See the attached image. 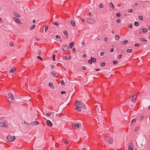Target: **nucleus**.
I'll use <instances>...</instances> for the list:
<instances>
[{"label":"nucleus","instance_id":"f257e3e1","mask_svg":"<svg viewBox=\"0 0 150 150\" xmlns=\"http://www.w3.org/2000/svg\"><path fill=\"white\" fill-rule=\"evenodd\" d=\"M15 137L14 136H12L10 135H8L7 137V139L9 142H12L14 141L15 139Z\"/></svg>","mask_w":150,"mask_h":150},{"label":"nucleus","instance_id":"f03ea898","mask_svg":"<svg viewBox=\"0 0 150 150\" xmlns=\"http://www.w3.org/2000/svg\"><path fill=\"white\" fill-rule=\"evenodd\" d=\"M81 126L79 124H74L72 125V127L74 129H77Z\"/></svg>","mask_w":150,"mask_h":150},{"label":"nucleus","instance_id":"7ed1b4c3","mask_svg":"<svg viewBox=\"0 0 150 150\" xmlns=\"http://www.w3.org/2000/svg\"><path fill=\"white\" fill-rule=\"evenodd\" d=\"M105 140L107 142L110 144H112L113 142L112 138L111 137L106 138L105 139Z\"/></svg>","mask_w":150,"mask_h":150},{"label":"nucleus","instance_id":"20e7f679","mask_svg":"<svg viewBox=\"0 0 150 150\" xmlns=\"http://www.w3.org/2000/svg\"><path fill=\"white\" fill-rule=\"evenodd\" d=\"M96 58L94 57H91V59L88 60V62L90 64H92V62H96Z\"/></svg>","mask_w":150,"mask_h":150},{"label":"nucleus","instance_id":"39448f33","mask_svg":"<svg viewBox=\"0 0 150 150\" xmlns=\"http://www.w3.org/2000/svg\"><path fill=\"white\" fill-rule=\"evenodd\" d=\"M62 48L63 51H67L69 49V46L66 45H63L62 46Z\"/></svg>","mask_w":150,"mask_h":150},{"label":"nucleus","instance_id":"423d86ee","mask_svg":"<svg viewBox=\"0 0 150 150\" xmlns=\"http://www.w3.org/2000/svg\"><path fill=\"white\" fill-rule=\"evenodd\" d=\"M87 22L93 24L94 23L95 21L93 19L88 18L86 20Z\"/></svg>","mask_w":150,"mask_h":150},{"label":"nucleus","instance_id":"0eeeda50","mask_svg":"<svg viewBox=\"0 0 150 150\" xmlns=\"http://www.w3.org/2000/svg\"><path fill=\"white\" fill-rule=\"evenodd\" d=\"M139 94V93H136L134 94V95H133L132 96V102H133V101L137 97V96H138V95Z\"/></svg>","mask_w":150,"mask_h":150},{"label":"nucleus","instance_id":"6e6552de","mask_svg":"<svg viewBox=\"0 0 150 150\" xmlns=\"http://www.w3.org/2000/svg\"><path fill=\"white\" fill-rule=\"evenodd\" d=\"M133 148L134 146L133 144L132 143H129L128 145V150H133Z\"/></svg>","mask_w":150,"mask_h":150},{"label":"nucleus","instance_id":"1a4fd4ad","mask_svg":"<svg viewBox=\"0 0 150 150\" xmlns=\"http://www.w3.org/2000/svg\"><path fill=\"white\" fill-rule=\"evenodd\" d=\"M96 108V111H98V113H100V112L101 111V108L100 106L97 105Z\"/></svg>","mask_w":150,"mask_h":150},{"label":"nucleus","instance_id":"9d476101","mask_svg":"<svg viewBox=\"0 0 150 150\" xmlns=\"http://www.w3.org/2000/svg\"><path fill=\"white\" fill-rule=\"evenodd\" d=\"M80 105H82L81 103L79 101L76 100L74 105L76 106H79Z\"/></svg>","mask_w":150,"mask_h":150},{"label":"nucleus","instance_id":"9b49d317","mask_svg":"<svg viewBox=\"0 0 150 150\" xmlns=\"http://www.w3.org/2000/svg\"><path fill=\"white\" fill-rule=\"evenodd\" d=\"M46 123L47 125L48 126H51L52 125V123L49 120L46 121Z\"/></svg>","mask_w":150,"mask_h":150},{"label":"nucleus","instance_id":"f8f14e48","mask_svg":"<svg viewBox=\"0 0 150 150\" xmlns=\"http://www.w3.org/2000/svg\"><path fill=\"white\" fill-rule=\"evenodd\" d=\"M81 109L82 108L81 106H77L75 108L76 110L79 112H80L81 111Z\"/></svg>","mask_w":150,"mask_h":150},{"label":"nucleus","instance_id":"ddd939ff","mask_svg":"<svg viewBox=\"0 0 150 150\" xmlns=\"http://www.w3.org/2000/svg\"><path fill=\"white\" fill-rule=\"evenodd\" d=\"M14 99H12V97H8V101L10 103H12L13 102Z\"/></svg>","mask_w":150,"mask_h":150},{"label":"nucleus","instance_id":"4468645a","mask_svg":"<svg viewBox=\"0 0 150 150\" xmlns=\"http://www.w3.org/2000/svg\"><path fill=\"white\" fill-rule=\"evenodd\" d=\"M14 20L18 23H20V20L14 17L13 18Z\"/></svg>","mask_w":150,"mask_h":150},{"label":"nucleus","instance_id":"2eb2a0df","mask_svg":"<svg viewBox=\"0 0 150 150\" xmlns=\"http://www.w3.org/2000/svg\"><path fill=\"white\" fill-rule=\"evenodd\" d=\"M13 14L14 16L18 18H19L20 16V15L16 12H13Z\"/></svg>","mask_w":150,"mask_h":150},{"label":"nucleus","instance_id":"dca6fc26","mask_svg":"<svg viewBox=\"0 0 150 150\" xmlns=\"http://www.w3.org/2000/svg\"><path fill=\"white\" fill-rule=\"evenodd\" d=\"M63 33L65 36L67 38L68 37V33L66 30H63Z\"/></svg>","mask_w":150,"mask_h":150},{"label":"nucleus","instance_id":"f3484780","mask_svg":"<svg viewBox=\"0 0 150 150\" xmlns=\"http://www.w3.org/2000/svg\"><path fill=\"white\" fill-rule=\"evenodd\" d=\"M0 126L2 127H6L7 126V125L5 123L1 122L0 123Z\"/></svg>","mask_w":150,"mask_h":150},{"label":"nucleus","instance_id":"a211bd4d","mask_svg":"<svg viewBox=\"0 0 150 150\" xmlns=\"http://www.w3.org/2000/svg\"><path fill=\"white\" fill-rule=\"evenodd\" d=\"M48 85L52 89H54V87L53 86V83H49Z\"/></svg>","mask_w":150,"mask_h":150},{"label":"nucleus","instance_id":"6ab92c4d","mask_svg":"<svg viewBox=\"0 0 150 150\" xmlns=\"http://www.w3.org/2000/svg\"><path fill=\"white\" fill-rule=\"evenodd\" d=\"M8 94L9 95V97H12V99H14V96L12 95V94L10 93H8Z\"/></svg>","mask_w":150,"mask_h":150},{"label":"nucleus","instance_id":"aec40b11","mask_svg":"<svg viewBox=\"0 0 150 150\" xmlns=\"http://www.w3.org/2000/svg\"><path fill=\"white\" fill-rule=\"evenodd\" d=\"M71 58V56H65V57L64 59H66L69 60Z\"/></svg>","mask_w":150,"mask_h":150},{"label":"nucleus","instance_id":"412c9836","mask_svg":"<svg viewBox=\"0 0 150 150\" xmlns=\"http://www.w3.org/2000/svg\"><path fill=\"white\" fill-rule=\"evenodd\" d=\"M75 43L74 42H72L69 45V47L70 48H71L74 45Z\"/></svg>","mask_w":150,"mask_h":150},{"label":"nucleus","instance_id":"4be33fe9","mask_svg":"<svg viewBox=\"0 0 150 150\" xmlns=\"http://www.w3.org/2000/svg\"><path fill=\"white\" fill-rule=\"evenodd\" d=\"M16 70V68L14 67L12 68L10 71V72L14 73Z\"/></svg>","mask_w":150,"mask_h":150},{"label":"nucleus","instance_id":"5701e85b","mask_svg":"<svg viewBox=\"0 0 150 150\" xmlns=\"http://www.w3.org/2000/svg\"><path fill=\"white\" fill-rule=\"evenodd\" d=\"M139 40L140 41H142V42H147L146 40V39H145L143 38H140Z\"/></svg>","mask_w":150,"mask_h":150},{"label":"nucleus","instance_id":"b1692460","mask_svg":"<svg viewBox=\"0 0 150 150\" xmlns=\"http://www.w3.org/2000/svg\"><path fill=\"white\" fill-rule=\"evenodd\" d=\"M109 6H110V7L112 8L113 9H114V5H113V4L112 3L110 2L109 3Z\"/></svg>","mask_w":150,"mask_h":150},{"label":"nucleus","instance_id":"393cba45","mask_svg":"<svg viewBox=\"0 0 150 150\" xmlns=\"http://www.w3.org/2000/svg\"><path fill=\"white\" fill-rule=\"evenodd\" d=\"M71 24L73 26H75V23L74 21L71 20Z\"/></svg>","mask_w":150,"mask_h":150},{"label":"nucleus","instance_id":"a878e982","mask_svg":"<svg viewBox=\"0 0 150 150\" xmlns=\"http://www.w3.org/2000/svg\"><path fill=\"white\" fill-rule=\"evenodd\" d=\"M32 124L33 125H35L39 124V122H37V121H35V122H32Z\"/></svg>","mask_w":150,"mask_h":150},{"label":"nucleus","instance_id":"bb28decb","mask_svg":"<svg viewBox=\"0 0 150 150\" xmlns=\"http://www.w3.org/2000/svg\"><path fill=\"white\" fill-rule=\"evenodd\" d=\"M134 25L136 26H138L139 25V23L138 22H137V21L135 22L134 23Z\"/></svg>","mask_w":150,"mask_h":150},{"label":"nucleus","instance_id":"cd10ccee","mask_svg":"<svg viewBox=\"0 0 150 150\" xmlns=\"http://www.w3.org/2000/svg\"><path fill=\"white\" fill-rule=\"evenodd\" d=\"M128 41L127 40H125L123 41L122 42V43L123 44H125L128 43Z\"/></svg>","mask_w":150,"mask_h":150},{"label":"nucleus","instance_id":"c85d7f7f","mask_svg":"<svg viewBox=\"0 0 150 150\" xmlns=\"http://www.w3.org/2000/svg\"><path fill=\"white\" fill-rule=\"evenodd\" d=\"M100 65L102 67H104L105 66V63L104 62H101L100 63Z\"/></svg>","mask_w":150,"mask_h":150},{"label":"nucleus","instance_id":"c756f323","mask_svg":"<svg viewBox=\"0 0 150 150\" xmlns=\"http://www.w3.org/2000/svg\"><path fill=\"white\" fill-rule=\"evenodd\" d=\"M144 118V117L143 116H142L140 117V119H139V121H142Z\"/></svg>","mask_w":150,"mask_h":150},{"label":"nucleus","instance_id":"7c9ffc66","mask_svg":"<svg viewBox=\"0 0 150 150\" xmlns=\"http://www.w3.org/2000/svg\"><path fill=\"white\" fill-rule=\"evenodd\" d=\"M142 30L143 32L144 33H145L147 31V30H146V28H144L142 29Z\"/></svg>","mask_w":150,"mask_h":150},{"label":"nucleus","instance_id":"2f4dec72","mask_svg":"<svg viewBox=\"0 0 150 150\" xmlns=\"http://www.w3.org/2000/svg\"><path fill=\"white\" fill-rule=\"evenodd\" d=\"M127 51L128 53H131L132 52V50L130 49H128Z\"/></svg>","mask_w":150,"mask_h":150},{"label":"nucleus","instance_id":"473e14b6","mask_svg":"<svg viewBox=\"0 0 150 150\" xmlns=\"http://www.w3.org/2000/svg\"><path fill=\"white\" fill-rule=\"evenodd\" d=\"M127 27L132 28V24L131 23H130L129 25L127 26Z\"/></svg>","mask_w":150,"mask_h":150},{"label":"nucleus","instance_id":"72a5a7b5","mask_svg":"<svg viewBox=\"0 0 150 150\" xmlns=\"http://www.w3.org/2000/svg\"><path fill=\"white\" fill-rule=\"evenodd\" d=\"M35 25H33L30 28V30H32L35 28Z\"/></svg>","mask_w":150,"mask_h":150},{"label":"nucleus","instance_id":"f704fd0d","mask_svg":"<svg viewBox=\"0 0 150 150\" xmlns=\"http://www.w3.org/2000/svg\"><path fill=\"white\" fill-rule=\"evenodd\" d=\"M24 124L26 125H28V126H29L30 125H31V124H30V123H28L27 122H24Z\"/></svg>","mask_w":150,"mask_h":150},{"label":"nucleus","instance_id":"c9c22d12","mask_svg":"<svg viewBox=\"0 0 150 150\" xmlns=\"http://www.w3.org/2000/svg\"><path fill=\"white\" fill-rule=\"evenodd\" d=\"M136 122V120L135 119H133L131 122V123L132 124L133 123H135Z\"/></svg>","mask_w":150,"mask_h":150},{"label":"nucleus","instance_id":"e433bc0d","mask_svg":"<svg viewBox=\"0 0 150 150\" xmlns=\"http://www.w3.org/2000/svg\"><path fill=\"white\" fill-rule=\"evenodd\" d=\"M139 20H143V17L141 16H139Z\"/></svg>","mask_w":150,"mask_h":150},{"label":"nucleus","instance_id":"4c0bfd02","mask_svg":"<svg viewBox=\"0 0 150 150\" xmlns=\"http://www.w3.org/2000/svg\"><path fill=\"white\" fill-rule=\"evenodd\" d=\"M48 28V25H46L45 26V31L46 32Z\"/></svg>","mask_w":150,"mask_h":150},{"label":"nucleus","instance_id":"58836bf2","mask_svg":"<svg viewBox=\"0 0 150 150\" xmlns=\"http://www.w3.org/2000/svg\"><path fill=\"white\" fill-rule=\"evenodd\" d=\"M121 14L120 13H117L116 14V16H117L118 17H120L121 16Z\"/></svg>","mask_w":150,"mask_h":150},{"label":"nucleus","instance_id":"ea45409f","mask_svg":"<svg viewBox=\"0 0 150 150\" xmlns=\"http://www.w3.org/2000/svg\"><path fill=\"white\" fill-rule=\"evenodd\" d=\"M53 25H55L57 26H59L58 24L56 22H53Z\"/></svg>","mask_w":150,"mask_h":150},{"label":"nucleus","instance_id":"a19ab883","mask_svg":"<svg viewBox=\"0 0 150 150\" xmlns=\"http://www.w3.org/2000/svg\"><path fill=\"white\" fill-rule=\"evenodd\" d=\"M115 38L116 40H118L119 39L120 37L118 35H117L115 36Z\"/></svg>","mask_w":150,"mask_h":150},{"label":"nucleus","instance_id":"79ce46f5","mask_svg":"<svg viewBox=\"0 0 150 150\" xmlns=\"http://www.w3.org/2000/svg\"><path fill=\"white\" fill-rule=\"evenodd\" d=\"M51 73L54 75V76L57 74L56 72L54 71H53V72Z\"/></svg>","mask_w":150,"mask_h":150},{"label":"nucleus","instance_id":"37998d69","mask_svg":"<svg viewBox=\"0 0 150 150\" xmlns=\"http://www.w3.org/2000/svg\"><path fill=\"white\" fill-rule=\"evenodd\" d=\"M113 63L114 65L116 64L117 63V61H113L112 62Z\"/></svg>","mask_w":150,"mask_h":150},{"label":"nucleus","instance_id":"c03bdc74","mask_svg":"<svg viewBox=\"0 0 150 150\" xmlns=\"http://www.w3.org/2000/svg\"><path fill=\"white\" fill-rule=\"evenodd\" d=\"M9 45L10 46H13V42H10L9 44Z\"/></svg>","mask_w":150,"mask_h":150},{"label":"nucleus","instance_id":"a18cd8bd","mask_svg":"<svg viewBox=\"0 0 150 150\" xmlns=\"http://www.w3.org/2000/svg\"><path fill=\"white\" fill-rule=\"evenodd\" d=\"M82 108V109H83L84 110H85L86 109V106L85 105H84L82 107H81Z\"/></svg>","mask_w":150,"mask_h":150},{"label":"nucleus","instance_id":"49530a36","mask_svg":"<svg viewBox=\"0 0 150 150\" xmlns=\"http://www.w3.org/2000/svg\"><path fill=\"white\" fill-rule=\"evenodd\" d=\"M122 57V56L121 55H120L118 56L117 57V58L118 59H120Z\"/></svg>","mask_w":150,"mask_h":150},{"label":"nucleus","instance_id":"de8ad7c7","mask_svg":"<svg viewBox=\"0 0 150 150\" xmlns=\"http://www.w3.org/2000/svg\"><path fill=\"white\" fill-rule=\"evenodd\" d=\"M64 143L66 144H67L69 143V142L67 140H65L64 141Z\"/></svg>","mask_w":150,"mask_h":150},{"label":"nucleus","instance_id":"09e8293b","mask_svg":"<svg viewBox=\"0 0 150 150\" xmlns=\"http://www.w3.org/2000/svg\"><path fill=\"white\" fill-rule=\"evenodd\" d=\"M56 38L57 39H60V36L58 35H57L56 36Z\"/></svg>","mask_w":150,"mask_h":150},{"label":"nucleus","instance_id":"8fccbe9b","mask_svg":"<svg viewBox=\"0 0 150 150\" xmlns=\"http://www.w3.org/2000/svg\"><path fill=\"white\" fill-rule=\"evenodd\" d=\"M72 51L73 52L75 53L76 52V48L74 47L72 49Z\"/></svg>","mask_w":150,"mask_h":150},{"label":"nucleus","instance_id":"3c124183","mask_svg":"<svg viewBox=\"0 0 150 150\" xmlns=\"http://www.w3.org/2000/svg\"><path fill=\"white\" fill-rule=\"evenodd\" d=\"M61 84L62 85H65V82L63 80H62L61 82Z\"/></svg>","mask_w":150,"mask_h":150},{"label":"nucleus","instance_id":"603ef678","mask_svg":"<svg viewBox=\"0 0 150 150\" xmlns=\"http://www.w3.org/2000/svg\"><path fill=\"white\" fill-rule=\"evenodd\" d=\"M37 58L38 59H40L41 60H42V59L41 58L40 56H38Z\"/></svg>","mask_w":150,"mask_h":150},{"label":"nucleus","instance_id":"864d4df0","mask_svg":"<svg viewBox=\"0 0 150 150\" xmlns=\"http://www.w3.org/2000/svg\"><path fill=\"white\" fill-rule=\"evenodd\" d=\"M50 115H51V113H46V115L48 117Z\"/></svg>","mask_w":150,"mask_h":150},{"label":"nucleus","instance_id":"5fc2aeb1","mask_svg":"<svg viewBox=\"0 0 150 150\" xmlns=\"http://www.w3.org/2000/svg\"><path fill=\"white\" fill-rule=\"evenodd\" d=\"M55 55L54 54H53V56H52V58H53V60L54 61H55Z\"/></svg>","mask_w":150,"mask_h":150},{"label":"nucleus","instance_id":"6e6d98bb","mask_svg":"<svg viewBox=\"0 0 150 150\" xmlns=\"http://www.w3.org/2000/svg\"><path fill=\"white\" fill-rule=\"evenodd\" d=\"M139 130V128L138 127H137L135 129V131L137 132Z\"/></svg>","mask_w":150,"mask_h":150},{"label":"nucleus","instance_id":"4d7b16f0","mask_svg":"<svg viewBox=\"0 0 150 150\" xmlns=\"http://www.w3.org/2000/svg\"><path fill=\"white\" fill-rule=\"evenodd\" d=\"M114 50L113 48H112L110 50V51L111 52H112L114 51Z\"/></svg>","mask_w":150,"mask_h":150},{"label":"nucleus","instance_id":"13d9d810","mask_svg":"<svg viewBox=\"0 0 150 150\" xmlns=\"http://www.w3.org/2000/svg\"><path fill=\"white\" fill-rule=\"evenodd\" d=\"M133 12V10L132 9H129L128 10V12L129 13H132Z\"/></svg>","mask_w":150,"mask_h":150},{"label":"nucleus","instance_id":"bf43d9fd","mask_svg":"<svg viewBox=\"0 0 150 150\" xmlns=\"http://www.w3.org/2000/svg\"><path fill=\"white\" fill-rule=\"evenodd\" d=\"M104 54V52H102L100 53V55L101 56H102Z\"/></svg>","mask_w":150,"mask_h":150},{"label":"nucleus","instance_id":"052dcab7","mask_svg":"<svg viewBox=\"0 0 150 150\" xmlns=\"http://www.w3.org/2000/svg\"><path fill=\"white\" fill-rule=\"evenodd\" d=\"M99 6L100 8H103V6L102 4H100L99 5Z\"/></svg>","mask_w":150,"mask_h":150},{"label":"nucleus","instance_id":"680f3d73","mask_svg":"<svg viewBox=\"0 0 150 150\" xmlns=\"http://www.w3.org/2000/svg\"><path fill=\"white\" fill-rule=\"evenodd\" d=\"M135 47H139V45L138 43H136L135 44Z\"/></svg>","mask_w":150,"mask_h":150},{"label":"nucleus","instance_id":"e2e57ef3","mask_svg":"<svg viewBox=\"0 0 150 150\" xmlns=\"http://www.w3.org/2000/svg\"><path fill=\"white\" fill-rule=\"evenodd\" d=\"M120 20L119 19H118L116 21V22L117 23H119L120 22Z\"/></svg>","mask_w":150,"mask_h":150},{"label":"nucleus","instance_id":"0e129e2a","mask_svg":"<svg viewBox=\"0 0 150 150\" xmlns=\"http://www.w3.org/2000/svg\"><path fill=\"white\" fill-rule=\"evenodd\" d=\"M96 122L98 121V122H99V123H100V122H99V120L98 118H97V120L96 119Z\"/></svg>","mask_w":150,"mask_h":150},{"label":"nucleus","instance_id":"69168bd1","mask_svg":"<svg viewBox=\"0 0 150 150\" xmlns=\"http://www.w3.org/2000/svg\"><path fill=\"white\" fill-rule=\"evenodd\" d=\"M108 40V38H104V40L105 41H107Z\"/></svg>","mask_w":150,"mask_h":150},{"label":"nucleus","instance_id":"338daca9","mask_svg":"<svg viewBox=\"0 0 150 150\" xmlns=\"http://www.w3.org/2000/svg\"><path fill=\"white\" fill-rule=\"evenodd\" d=\"M51 69H53L54 66V65H51Z\"/></svg>","mask_w":150,"mask_h":150},{"label":"nucleus","instance_id":"774afa93","mask_svg":"<svg viewBox=\"0 0 150 150\" xmlns=\"http://www.w3.org/2000/svg\"><path fill=\"white\" fill-rule=\"evenodd\" d=\"M134 5L135 6H138V4L137 3H136L134 4Z\"/></svg>","mask_w":150,"mask_h":150}]
</instances>
